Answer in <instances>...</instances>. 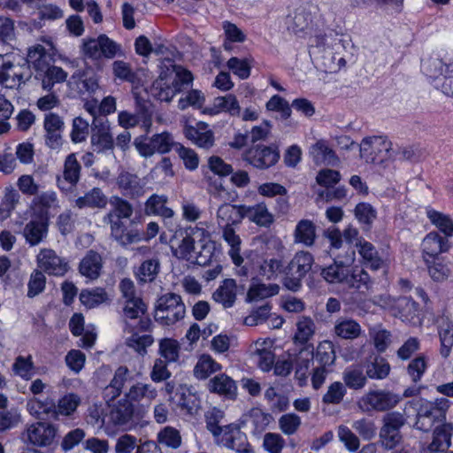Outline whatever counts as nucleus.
Wrapping results in <instances>:
<instances>
[{"mask_svg":"<svg viewBox=\"0 0 453 453\" xmlns=\"http://www.w3.org/2000/svg\"><path fill=\"white\" fill-rule=\"evenodd\" d=\"M222 235L223 239L230 246L228 253L234 264L240 266L243 262V258L241 256L242 241L240 236L235 234L234 227L222 228Z\"/></svg>","mask_w":453,"mask_h":453,"instance_id":"obj_49","label":"nucleus"},{"mask_svg":"<svg viewBox=\"0 0 453 453\" xmlns=\"http://www.w3.org/2000/svg\"><path fill=\"white\" fill-rule=\"evenodd\" d=\"M112 209L103 218L104 224L112 222H122L124 219H130L134 212L133 205L127 200L114 196L110 199Z\"/></svg>","mask_w":453,"mask_h":453,"instance_id":"obj_28","label":"nucleus"},{"mask_svg":"<svg viewBox=\"0 0 453 453\" xmlns=\"http://www.w3.org/2000/svg\"><path fill=\"white\" fill-rule=\"evenodd\" d=\"M145 184L143 180L129 172H121L117 178V185L122 194L131 198L142 196Z\"/></svg>","mask_w":453,"mask_h":453,"instance_id":"obj_25","label":"nucleus"},{"mask_svg":"<svg viewBox=\"0 0 453 453\" xmlns=\"http://www.w3.org/2000/svg\"><path fill=\"white\" fill-rule=\"evenodd\" d=\"M372 283L370 275L364 268L349 266L343 284L350 288L364 291L368 290Z\"/></svg>","mask_w":453,"mask_h":453,"instance_id":"obj_40","label":"nucleus"},{"mask_svg":"<svg viewBox=\"0 0 453 453\" xmlns=\"http://www.w3.org/2000/svg\"><path fill=\"white\" fill-rule=\"evenodd\" d=\"M448 400L441 398L435 403L426 402L421 404L417 413L416 429L423 432L430 431L446 419Z\"/></svg>","mask_w":453,"mask_h":453,"instance_id":"obj_7","label":"nucleus"},{"mask_svg":"<svg viewBox=\"0 0 453 453\" xmlns=\"http://www.w3.org/2000/svg\"><path fill=\"white\" fill-rule=\"evenodd\" d=\"M357 250L362 258V264L371 270L378 271L386 266V261L380 256L375 246L370 242L366 240L359 241Z\"/></svg>","mask_w":453,"mask_h":453,"instance_id":"obj_30","label":"nucleus"},{"mask_svg":"<svg viewBox=\"0 0 453 453\" xmlns=\"http://www.w3.org/2000/svg\"><path fill=\"white\" fill-rule=\"evenodd\" d=\"M311 5L303 4L288 13L285 19V25L290 33L296 35L305 33L312 23Z\"/></svg>","mask_w":453,"mask_h":453,"instance_id":"obj_18","label":"nucleus"},{"mask_svg":"<svg viewBox=\"0 0 453 453\" xmlns=\"http://www.w3.org/2000/svg\"><path fill=\"white\" fill-rule=\"evenodd\" d=\"M167 196L153 194L147 199L144 211L147 215H156L164 219H171L175 213L173 209L167 207Z\"/></svg>","mask_w":453,"mask_h":453,"instance_id":"obj_35","label":"nucleus"},{"mask_svg":"<svg viewBox=\"0 0 453 453\" xmlns=\"http://www.w3.org/2000/svg\"><path fill=\"white\" fill-rule=\"evenodd\" d=\"M81 403V398L78 395L69 393L62 396L56 405L54 402L50 399L49 406L43 409L47 415H51L57 418L58 415L70 416L72 415Z\"/></svg>","mask_w":453,"mask_h":453,"instance_id":"obj_24","label":"nucleus"},{"mask_svg":"<svg viewBox=\"0 0 453 453\" xmlns=\"http://www.w3.org/2000/svg\"><path fill=\"white\" fill-rule=\"evenodd\" d=\"M402 396L389 390H372L363 396L362 402L376 411H386L395 407Z\"/></svg>","mask_w":453,"mask_h":453,"instance_id":"obj_19","label":"nucleus"},{"mask_svg":"<svg viewBox=\"0 0 453 453\" xmlns=\"http://www.w3.org/2000/svg\"><path fill=\"white\" fill-rule=\"evenodd\" d=\"M46 50L43 46L37 45L28 50V61L31 62L37 71L44 73L42 85L45 90H51L55 83L63 82L67 78V73L61 67L49 66L47 62Z\"/></svg>","mask_w":453,"mask_h":453,"instance_id":"obj_4","label":"nucleus"},{"mask_svg":"<svg viewBox=\"0 0 453 453\" xmlns=\"http://www.w3.org/2000/svg\"><path fill=\"white\" fill-rule=\"evenodd\" d=\"M226 431L222 437V444L227 449L236 451L248 442V438L239 428L232 425L225 426Z\"/></svg>","mask_w":453,"mask_h":453,"instance_id":"obj_51","label":"nucleus"},{"mask_svg":"<svg viewBox=\"0 0 453 453\" xmlns=\"http://www.w3.org/2000/svg\"><path fill=\"white\" fill-rule=\"evenodd\" d=\"M438 333L441 341V355L447 357L453 347V320L442 315L437 319Z\"/></svg>","mask_w":453,"mask_h":453,"instance_id":"obj_36","label":"nucleus"},{"mask_svg":"<svg viewBox=\"0 0 453 453\" xmlns=\"http://www.w3.org/2000/svg\"><path fill=\"white\" fill-rule=\"evenodd\" d=\"M204 418L207 430L214 437H219L224 432L225 426L220 424L225 418V412L217 407H213L205 412Z\"/></svg>","mask_w":453,"mask_h":453,"instance_id":"obj_57","label":"nucleus"},{"mask_svg":"<svg viewBox=\"0 0 453 453\" xmlns=\"http://www.w3.org/2000/svg\"><path fill=\"white\" fill-rule=\"evenodd\" d=\"M245 218L259 226L269 227L273 223V216L265 203L245 206Z\"/></svg>","mask_w":453,"mask_h":453,"instance_id":"obj_41","label":"nucleus"},{"mask_svg":"<svg viewBox=\"0 0 453 453\" xmlns=\"http://www.w3.org/2000/svg\"><path fill=\"white\" fill-rule=\"evenodd\" d=\"M426 216L431 223L445 234L446 238L453 236V221L449 216L434 209H427Z\"/></svg>","mask_w":453,"mask_h":453,"instance_id":"obj_56","label":"nucleus"},{"mask_svg":"<svg viewBox=\"0 0 453 453\" xmlns=\"http://www.w3.org/2000/svg\"><path fill=\"white\" fill-rule=\"evenodd\" d=\"M80 301L88 309L95 308L107 300V293L104 288H96L91 290H82Z\"/></svg>","mask_w":453,"mask_h":453,"instance_id":"obj_60","label":"nucleus"},{"mask_svg":"<svg viewBox=\"0 0 453 453\" xmlns=\"http://www.w3.org/2000/svg\"><path fill=\"white\" fill-rule=\"evenodd\" d=\"M368 379L381 380L386 379L391 371L388 361L380 354L372 353L363 363Z\"/></svg>","mask_w":453,"mask_h":453,"instance_id":"obj_23","label":"nucleus"},{"mask_svg":"<svg viewBox=\"0 0 453 453\" xmlns=\"http://www.w3.org/2000/svg\"><path fill=\"white\" fill-rule=\"evenodd\" d=\"M207 388L211 393L223 395L234 400L237 396V385L235 381L225 373L215 375L209 380Z\"/></svg>","mask_w":453,"mask_h":453,"instance_id":"obj_27","label":"nucleus"},{"mask_svg":"<svg viewBox=\"0 0 453 453\" xmlns=\"http://www.w3.org/2000/svg\"><path fill=\"white\" fill-rule=\"evenodd\" d=\"M309 153L316 165H337L339 157L325 140H319L310 147Z\"/></svg>","mask_w":453,"mask_h":453,"instance_id":"obj_31","label":"nucleus"},{"mask_svg":"<svg viewBox=\"0 0 453 453\" xmlns=\"http://www.w3.org/2000/svg\"><path fill=\"white\" fill-rule=\"evenodd\" d=\"M369 335L379 353H384L392 342L390 331L384 328L381 325H376L370 328Z\"/></svg>","mask_w":453,"mask_h":453,"instance_id":"obj_54","label":"nucleus"},{"mask_svg":"<svg viewBox=\"0 0 453 453\" xmlns=\"http://www.w3.org/2000/svg\"><path fill=\"white\" fill-rule=\"evenodd\" d=\"M405 422L404 415L399 411H391L383 417L380 439L381 445L385 449H392L401 442V428L404 426Z\"/></svg>","mask_w":453,"mask_h":453,"instance_id":"obj_9","label":"nucleus"},{"mask_svg":"<svg viewBox=\"0 0 453 453\" xmlns=\"http://www.w3.org/2000/svg\"><path fill=\"white\" fill-rule=\"evenodd\" d=\"M314 361V348L307 345L301 349L294 359L296 375L299 378H305L311 365Z\"/></svg>","mask_w":453,"mask_h":453,"instance_id":"obj_47","label":"nucleus"},{"mask_svg":"<svg viewBox=\"0 0 453 453\" xmlns=\"http://www.w3.org/2000/svg\"><path fill=\"white\" fill-rule=\"evenodd\" d=\"M359 148L360 157L367 163L382 164L395 157L391 142L383 136L364 138Z\"/></svg>","mask_w":453,"mask_h":453,"instance_id":"obj_6","label":"nucleus"},{"mask_svg":"<svg viewBox=\"0 0 453 453\" xmlns=\"http://www.w3.org/2000/svg\"><path fill=\"white\" fill-rule=\"evenodd\" d=\"M81 165L74 153L69 154L64 162L63 179L58 177V186L62 190L75 187L81 178Z\"/></svg>","mask_w":453,"mask_h":453,"instance_id":"obj_21","label":"nucleus"},{"mask_svg":"<svg viewBox=\"0 0 453 453\" xmlns=\"http://www.w3.org/2000/svg\"><path fill=\"white\" fill-rule=\"evenodd\" d=\"M449 242L446 237L441 236L436 232H430L426 235L422 242L423 257L432 258L439 257L441 253L448 251Z\"/></svg>","mask_w":453,"mask_h":453,"instance_id":"obj_29","label":"nucleus"},{"mask_svg":"<svg viewBox=\"0 0 453 453\" xmlns=\"http://www.w3.org/2000/svg\"><path fill=\"white\" fill-rule=\"evenodd\" d=\"M196 250H198V246L197 242L195 241V237L185 236L173 252L176 257L184 259L190 263L194 258H196L194 255H196Z\"/></svg>","mask_w":453,"mask_h":453,"instance_id":"obj_59","label":"nucleus"},{"mask_svg":"<svg viewBox=\"0 0 453 453\" xmlns=\"http://www.w3.org/2000/svg\"><path fill=\"white\" fill-rule=\"evenodd\" d=\"M132 380V372L127 366L118 367L110 384L104 389L105 401L109 403L119 396L125 385L130 383Z\"/></svg>","mask_w":453,"mask_h":453,"instance_id":"obj_22","label":"nucleus"},{"mask_svg":"<svg viewBox=\"0 0 453 453\" xmlns=\"http://www.w3.org/2000/svg\"><path fill=\"white\" fill-rule=\"evenodd\" d=\"M418 306V303L411 297L401 296L395 300L392 304V311L394 315L403 321L411 320L416 316Z\"/></svg>","mask_w":453,"mask_h":453,"instance_id":"obj_43","label":"nucleus"},{"mask_svg":"<svg viewBox=\"0 0 453 453\" xmlns=\"http://www.w3.org/2000/svg\"><path fill=\"white\" fill-rule=\"evenodd\" d=\"M316 238V226L311 220L301 219L296 224L294 231L295 243L311 247L315 243Z\"/></svg>","mask_w":453,"mask_h":453,"instance_id":"obj_39","label":"nucleus"},{"mask_svg":"<svg viewBox=\"0 0 453 453\" xmlns=\"http://www.w3.org/2000/svg\"><path fill=\"white\" fill-rule=\"evenodd\" d=\"M449 63L443 62L438 57H429L422 60L421 71L428 78L436 81L441 76H445V69Z\"/></svg>","mask_w":453,"mask_h":453,"instance_id":"obj_50","label":"nucleus"},{"mask_svg":"<svg viewBox=\"0 0 453 453\" xmlns=\"http://www.w3.org/2000/svg\"><path fill=\"white\" fill-rule=\"evenodd\" d=\"M107 225L110 226L111 237L122 247L139 242L143 239L142 230L134 221H131L129 226H127L125 221Z\"/></svg>","mask_w":453,"mask_h":453,"instance_id":"obj_17","label":"nucleus"},{"mask_svg":"<svg viewBox=\"0 0 453 453\" xmlns=\"http://www.w3.org/2000/svg\"><path fill=\"white\" fill-rule=\"evenodd\" d=\"M200 125L203 127L186 126L183 131L184 135L199 148L209 150L214 145V134L211 130L206 129L204 124Z\"/></svg>","mask_w":453,"mask_h":453,"instance_id":"obj_34","label":"nucleus"},{"mask_svg":"<svg viewBox=\"0 0 453 453\" xmlns=\"http://www.w3.org/2000/svg\"><path fill=\"white\" fill-rule=\"evenodd\" d=\"M430 277L435 281H443L449 275V269L440 257L425 258Z\"/></svg>","mask_w":453,"mask_h":453,"instance_id":"obj_58","label":"nucleus"},{"mask_svg":"<svg viewBox=\"0 0 453 453\" xmlns=\"http://www.w3.org/2000/svg\"><path fill=\"white\" fill-rule=\"evenodd\" d=\"M81 50L85 58L99 60L102 58H113L120 46L106 35H100L97 38H84Z\"/></svg>","mask_w":453,"mask_h":453,"instance_id":"obj_8","label":"nucleus"},{"mask_svg":"<svg viewBox=\"0 0 453 453\" xmlns=\"http://www.w3.org/2000/svg\"><path fill=\"white\" fill-rule=\"evenodd\" d=\"M157 441L168 448L176 449L180 447L182 439L176 428L167 426L157 434Z\"/></svg>","mask_w":453,"mask_h":453,"instance_id":"obj_61","label":"nucleus"},{"mask_svg":"<svg viewBox=\"0 0 453 453\" xmlns=\"http://www.w3.org/2000/svg\"><path fill=\"white\" fill-rule=\"evenodd\" d=\"M356 257L355 250L350 248L347 251L344 259L339 257L334 258V263L321 270V277L328 283L331 284H343L346 280L349 267L354 262Z\"/></svg>","mask_w":453,"mask_h":453,"instance_id":"obj_14","label":"nucleus"},{"mask_svg":"<svg viewBox=\"0 0 453 453\" xmlns=\"http://www.w3.org/2000/svg\"><path fill=\"white\" fill-rule=\"evenodd\" d=\"M280 158L277 148L253 146L243 154V159L258 169H267L274 165Z\"/></svg>","mask_w":453,"mask_h":453,"instance_id":"obj_15","label":"nucleus"},{"mask_svg":"<svg viewBox=\"0 0 453 453\" xmlns=\"http://www.w3.org/2000/svg\"><path fill=\"white\" fill-rule=\"evenodd\" d=\"M280 287L277 284H257L250 288L247 298L250 301H255L257 299H265L279 293Z\"/></svg>","mask_w":453,"mask_h":453,"instance_id":"obj_64","label":"nucleus"},{"mask_svg":"<svg viewBox=\"0 0 453 453\" xmlns=\"http://www.w3.org/2000/svg\"><path fill=\"white\" fill-rule=\"evenodd\" d=\"M48 220L44 218L31 219L24 227L23 235L26 241L35 246L41 243L48 234Z\"/></svg>","mask_w":453,"mask_h":453,"instance_id":"obj_32","label":"nucleus"},{"mask_svg":"<svg viewBox=\"0 0 453 453\" xmlns=\"http://www.w3.org/2000/svg\"><path fill=\"white\" fill-rule=\"evenodd\" d=\"M245 205L224 203L217 211L218 224L222 228L234 227L245 218Z\"/></svg>","mask_w":453,"mask_h":453,"instance_id":"obj_26","label":"nucleus"},{"mask_svg":"<svg viewBox=\"0 0 453 453\" xmlns=\"http://www.w3.org/2000/svg\"><path fill=\"white\" fill-rule=\"evenodd\" d=\"M159 261L156 258L142 262L137 273L139 281L143 283L152 282L159 272Z\"/></svg>","mask_w":453,"mask_h":453,"instance_id":"obj_62","label":"nucleus"},{"mask_svg":"<svg viewBox=\"0 0 453 453\" xmlns=\"http://www.w3.org/2000/svg\"><path fill=\"white\" fill-rule=\"evenodd\" d=\"M236 282L233 279H226L215 290L212 298L215 302L221 303L224 308L232 307L236 300Z\"/></svg>","mask_w":453,"mask_h":453,"instance_id":"obj_37","label":"nucleus"},{"mask_svg":"<svg viewBox=\"0 0 453 453\" xmlns=\"http://www.w3.org/2000/svg\"><path fill=\"white\" fill-rule=\"evenodd\" d=\"M336 355L334 343L331 341H323L317 346L314 352V360L318 366L328 368L335 362Z\"/></svg>","mask_w":453,"mask_h":453,"instance_id":"obj_48","label":"nucleus"},{"mask_svg":"<svg viewBox=\"0 0 453 453\" xmlns=\"http://www.w3.org/2000/svg\"><path fill=\"white\" fill-rule=\"evenodd\" d=\"M186 315V305L178 294L167 292L155 303V320L162 326H173Z\"/></svg>","mask_w":453,"mask_h":453,"instance_id":"obj_1","label":"nucleus"},{"mask_svg":"<svg viewBox=\"0 0 453 453\" xmlns=\"http://www.w3.org/2000/svg\"><path fill=\"white\" fill-rule=\"evenodd\" d=\"M57 434V427L48 422H35L27 426L23 440L37 447L50 446Z\"/></svg>","mask_w":453,"mask_h":453,"instance_id":"obj_12","label":"nucleus"},{"mask_svg":"<svg viewBox=\"0 0 453 453\" xmlns=\"http://www.w3.org/2000/svg\"><path fill=\"white\" fill-rule=\"evenodd\" d=\"M245 418L254 427L255 431L261 432L270 424L272 416L265 413L259 408H253L246 414Z\"/></svg>","mask_w":453,"mask_h":453,"instance_id":"obj_63","label":"nucleus"},{"mask_svg":"<svg viewBox=\"0 0 453 453\" xmlns=\"http://www.w3.org/2000/svg\"><path fill=\"white\" fill-rule=\"evenodd\" d=\"M131 403L142 400L151 402L157 396V389L150 384L137 382L133 384L124 395Z\"/></svg>","mask_w":453,"mask_h":453,"instance_id":"obj_42","label":"nucleus"},{"mask_svg":"<svg viewBox=\"0 0 453 453\" xmlns=\"http://www.w3.org/2000/svg\"><path fill=\"white\" fill-rule=\"evenodd\" d=\"M107 197L99 188H93L91 190L78 197L75 205L80 208H104L107 205Z\"/></svg>","mask_w":453,"mask_h":453,"instance_id":"obj_44","label":"nucleus"},{"mask_svg":"<svg viewBox=\"0 0 453 453\" xmlns=\"http://www.w3.org/2000/svg\"><path fill=\"white\" fill-rule=\"evenodd\" d=\"M37 265L42 273L53 276H64L69 270V264L65 257L51 249H42L37 255Z\"/></svg>","mask_w":453,"mask_h":453,"instance_id":"obj_13","label":"nucleus"},{"mask_svg":"<svg viewBox=\"0 0 453 453\" xmlns=\"http://www.w3.org/2000/svg\"><path fill=\"white\" fill-rule=\"evenodd\" d=\"M174 78L168 81L160 76L153 82L151 94L157 99L170 102L173 97L192 85L193 75L191 72L180 65H174Z\"/></svg>","mask_w":453,"mask_h":453,"instance_id":"obj_2","label":"nucleus"},{"mask_svg":"<svg viewBox=\"0 0 453 453\" xmlns=\"http://www.w3.org/2000/svg\"><path fill=\"white\" fill-rule=\"evenodd\" d=\"M134 404L125 396L111 406L110 419L116 426L130 428L134 424Z\"/></svg>","mask_w":453,"mask_h":453,"instance_id":"obj_20","label":"nucleus"},{"mask_svg":"<svg viewBox=\"0 0 453 453\" xmlns=\"http://www.w3.org/2000/svg\"><path fill=\"white\" fill-rule=\"evenodd\" d=\"M43 129L46 146L51 150H59L64 142L65 122L62 117L54 112L46 113L43 119Z\"/></svg>","mask_w":453,"mask_h":453,"instance_id":"obj_16","label":"nucleus"},{"mask_svg":"<svg viewBox=\"0 0 453 453\" xmlns=\"http://www.w3.org/2000/svg\"><path fill=\"white\" fill-rule=\"evenodd\" d=\"M91 147L97 153L112 151L114 140L106 118H95L91 124Z\"/></svg>","mask_w":453,"mask_h":453,"instance_id":"obj_11","label":"nucleus"},{"mask_svg":"<svg viewBox=\"0 0 453 453\" xmlns=\"http://www.w3.org/2000/svg\"><path fill=\"white\" fill-rule=\"evenodd\" d=\"M284 267L283 261L280 258H265L258 265L257 273L267 280H275L280 273H284Z\"/></svg>","mask_w":453,"mask_h":453,"instance_id":"obj_46","label":"nucleus"},{"mask_svg":"<svg viewBox=\"0 0 453 453\" xmlns=\"http://www.w3.org/2000/svg\"><path fill=\"white\" fill-rule=\"evenodd\" d=\"M21 196L12 185H8L4 189V196L0 203V217L7 219L19 203Z\"/></svg>","mask_w":453,"mask_h":453,"instance_id":"obj_45","label":"nucleus"},{"mask_svg":"<svg viewBox=\"0 0 453 453\" xmlns=\"http://www.w3.org/2000/svg\"><path fill=\"white\" fill-rule=\"evenodd\" d=\"M28 58L20 63L12 55L0 54V84L8 88L19 87L28 75Z\"/></svg>","mask_w":453,"mask_h":453,"instance_id":"obj_5","label":"nucleus"},{"mask_svg":"<svg viewBox=\"0 0 453 453\" xmlns=\"http://www.w3.org/2000/svg\"><path fill=\"white\" fill-rule=\"evenodd\" d=\"M315 334V324L310 317L303 316L296 323L295 342L302 345L306 344Z\"/></svg>","mask_w":453,"mask_h":453,"instance_id":"obj_55","label":"nucleus"},{"mask_svg":"<svg viewBox=\"0 0 453 453\" xmlns=\"http://www.w3.org/2000/svg\"><path fill=\"white\" fill-rule=\"evenodd\" d=\"M103 267L102 257L94 250H89L81 260L79 265L80 273L90 280H96Z\"/></svg>","mask_w":453,"mask_h":453,"instance_id":"obj_33","label":"nucleus"},{"mask_svg":"<svg viewBox=\"0 0 453 453\" xmlns=\"http://www.w3.org/2000/svg\"><path fill=\"white\" fill-rule=\"evenodd\" d=\"M221 369V365L217 363L210 355H202L195 367H194V376L198 380H205L211 374L219 371Z\"/></svg>","mask_w":453,"mask_h":453,"instance_id":"obj_52","label":"nucleus"},{"mask_svg":"<svg viewBox=\"0 0 453 453\" xmlns=\"http://www.w3.org/2000/svg\"><path fill=\"white\" fill-rule=\"evenodd\" d=\"M313 263V256L309 251L296 252L284 267L283 286L290 291H299L303 286V280L311 271Z\"/></svg>","mask_w":453,"mask_h":453,"instance_id":"obj_3","label":"nucleus"},{"mask_svg":"<svg viewBox=\"0 0 453 453\" xmlns=\"http://www.w3.org/2000/svg\"><path fill=\"white\" fill-rule=\"evenodd\" d=\"M177 144L168 132L156 134L149 140L136 139L134 142L136 150L144 157H149L156 152L159 154L168 153L173 148L176 149Z\"/></svg>","mask_w":453,"mask_h":453,"instance_id":"obj_10","label":"nucleus"},{"mask_svg":"<svg viewBox=\"0 0 453 453\" xmlns=\"http://www.w3.org/2000/svg\"><path fill=\"white\" fill-rule=\"evenodd\" d=\"M334 333L341 339L354 340L361 335L362 327L355 319L342 317L336 319Z\"/></svg>","mask_w":453,"mask_h":453,"instance_id":"obj_38","label":"nucleus"},{"mask_svg":"<svg viewBox=\"0 0 453 453\" xmlns=\"http://www.w3.org/2000/svg\"><path fill=\"white\" fill-rule=\"evenodd\" d=\"M364 368L357 365L348 367L343 372L344 386L352 389H361L366 383L368 377L364 373Z\"/></svg>","mask_w":453,"mask_h":453,"instance_id":"obj_53","label":"nucleus"}]
</instances>
